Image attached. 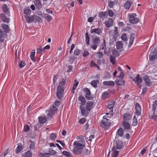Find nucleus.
Segmentation results:
<instances>
[{
	"label": "nucleus",
	"mask_w": 157,
	"mask_h": 157,
	"mask_svg": "<svg viewBox=\"0 0 157 157\" xmlns=\"http://www.w3.org/2000/svg\"><path fill=\"white\" fill-rule=\"evenodd\" d=\"M63 154L67 157H72L71 154L69 151H64L62 152Z\"/></svg>",
	"instance_id": "45"
},
{
	"label": "nucleus",
	"mask_w": 157,
	"mask_h": 157,
	"mask_svg": "<svg viewBox=\"0 0 157 157\" xmlns=\"http://www.w3.org/2000/svg\"><path fill=\"white\" fill-rule=\"evenodd\" d=\"M143 79L145 82V84L148 87H150L152 85V82L149 78L148 76L145 75L143 77Z\"/></svg>",
	"instance_id": "10"
},
{
	"label": "nucleus",
	"mask_w": 157,
	"mask_h": 157,
	"mask_svg": "<svg viewBox=\"0 0 157 157\" xmlns=\"http://www.w3.org/2000/svg\"><path fill=\"white\" fill-rule=\"evenodd\" d=\"M96 57L98 58H101L103 56V53L102 52H98L96 54Z\"/></svg>",
	"instance_id": "53"
},
{
	"label": "nucleus",
	"mask_w": 157,
	"mask_h": 157,
	"mask_svg": "<svg viewBox=\"0 0 157 157\" xmlns=\"http://www.w3.org/2000/svg\"><path fill=\"white\" fill-rule=\"evenodd\" d=\"M109 95L110 94L109 93H107V92H105L103 93L102 94V99L103 100H105L107 98H108L109 97Z\"/></svg>",
	"instance_id": "37"
},
{
	"label": "nucleus",
	"mask_w": 157,
	"mask_h": 157,
	"mask_svg": "<svg viewBox=\"0 0 157 157\" xmlns=\"http://www.w3.org/2000/svg\"><path fill=\"white\" fill-rule=\"evenodd\" d=\"M136 112L135 113L137 116H140L141 115V108L140 105L138 103H136L135 106Z\"/></svg>",
	"instance_id": "16"
},
{
	"label": "nucleus",
	"mask_w": 157,
	"mask_h": 157,
	"mask_svg": "<svg viewBox=\"0 0 157 157\" xmlns=\"http://www.w3.org/2000/svg\"><path fill=\"white\" fill-rule=\"evenodd\" d=\"M117 133L118 136L120 137H122L124 134V131L123 129L121 128L118 129L117 130Z\"/></svg>",
	"instance_id": "39"
},
{
	"label": "nucleus",
	"mask_w": 157,
	"mask_h": 157,
	"mask_svg": "<svg viewBox=\"0 0 157 157\" xmlns=\"http://www.w3.org/2000/svg\"><path fill=\"white\" fill-rule=\"evenodd\" d=\"M30 142L31 143V144L30 145L29 149L30 150H33L34 149L35 147V144L34 142L31 141H30Z\"/></svg>",
	"instance_id": "51"
},
{
	"label": "nucleus",
	"mask_w": 157,
	"mask_h": 157,
	"mask_svg": "<svg viewBox=\"0 0 157 157\" xmlns=\"http://www.w3.org/2000/svg\"><path fill=\"white\" fill-rule=\"evenodd\" d=\"M85 109L81 110V114L87 117L89 114V112L93 109L94 105V103L92 101H88L85 104Z\"/></svg>",
	"instance_id": "3"
},
{
	"label": "nucleus",
	"mask_w": 157,
	"mask_h": 157,
	"mask_svg": "<svg viewBox=\"0 0 157 157\" xmlns=\"http://www.w3.org/2000/svg\"><path fill=\"white\" fill-rule=\"evenodd\" d=\"M35 53V50H33L32 51L30 55V58L33 61H36L34 57Z\"/></svg>",
	"instance_id": "40"
},
{
	"label": "nucleus",
	"mask_w": 157,
	"mask_h": 157,
	"mask_svg": "<svg viewBox=\"0 0 157 157\" xmlns=\"http://www.w3.org/2000/svg\"><path fill=\"white\" fill-rule=\"evenodd\" d=\"M115 102L114 101H113L107 105L108 108L110 110H113V107L115 105Z\"/></svg>",
	"instance_id": "36"
},
{
	"label": "nucleus",
	"mask_w": 157,
	"mask_h": 157,
	"mask_svg": "<svg viewBox=\"0 0 157 157\" xmlns=\"http://www.w3.org/2000/svg\"><path fill=\"white\" fill-rule=\"evenodd\" d=\"M56 135L55 133H52L50 136V139L52 140H54L56 138Z\"/></svg>",
	"instance_id": "60"
},
{
	"label": "nucleus",
	"mask_w": 157,
	"mask_h": 157,
	"mask_svg": "<svg viewBox=\"0 0 157 157\" xmlns=\"http://www.w3.org/2000/svg\"><path fill=\"white\" fill-rule=\"evenodd\" d=\"M0 15L1 19L3 22L7 23L9 22V19L6 17L5 14L2 13Z\"/></svg>",
	"instance_id": "26"
},
{
	"label": "nucleus",
	"mask_w": 157,
	"mask_h": 157,
	"mask_svg": "<svg viewBox=\"0 0 157 157\" xmlns=\"http://www.w3.org/2000/svg\"><path fill=\"white\" fill-rule=\"evenodd\" d=\"M113 147H115L116 150L121 149L123 147V142L121 141L118 140L117 142L116 145H114Z\"/></svg>",
	"instance_id": "19"
},
{
	"label": "nucleus",
	"mask_w": 157,
	"mask_h": 157,
	"mask_svg": "<svg viewBox=\"0 0 157 157\" xmlns=\"http://www.w3.org/2000/svg\"><path fill=\"white\" fill-rule=\"evenodd\" d=\"M85 42L86 44L88 45H90V37L89 36V34L88 33L86 32V33L85 35Z\"/></svg>",
	"instance_id": "38"
},
{
	"label": "nucleus",
	"mask_w": 157,
	"mask_h": 157,
	"mask_svg": "<svg viewBox=\"0 0 157 157\" xmlns=\"http://www.w3.org/2000/svg\"><path fill=\"white\" fill-rule=\"evenodd\" d=\"M136 14H130L129 15L128 21L129 23L131 24H136L139 21V19L137 17H136Z\"/></svg>",
	"instance_id": "7"
},
{
	"label": "nucleus",
	"mask_w": 157,
	"mask_h": 157,
	"mask_svg": "<svg viewBox=\"0 0 157 157\" xmlns=\"http://www.w3.org/2000/svg\"><path fill=\"white\" fill-rule=\"evenodd\" d=\"M78 103L80 104L79 109L80 110L82 109H85V105L86 103V101L85 97L82 95L79 96L78 98Z\"/></svg>",
	"instance_id": "5"
},
{
	"label": "nucleus",
	"mask_w": 157,
	"mask_h": 157,
	"mask_svg": "<svg viewBox=\"0 0 157 157\" xmlns=\"http://www.w3.org/2000/svg\"><path fill=\"white\" fill-rule=\"evenodd\" d=\"M83 91L85 93V97L86 99L88 100H90L91 95L90 90L88 88H85L84 89Z\"/></svg>",
	"instance_id": "14"
},
{
	"label": "nucleus",
	"mask_w": 157,
	"mask_h": 157,
	"mask_svg": "<svg viewBox=\"0 0 157 157\" xmlns=\"http://www.w3.org/2000/svg\"><path fill=\"white\" fill-rule=\"evenodd\" d=\"M112 151H113L112 155V157H117L119 155V151H117L115 147H112Z\"/></svg>",
	"instance_id": "25"
},
{
	"label": "nucleus",
	"mask_w": 157,
	"mask_h": 157,
	"mask_svg": "<svg viewBox=\"0 0 157 157\" xmlns=\"http://www.w3.org/2000/svg\"><path fill=\"white\" fill-rule=\"evenodd\" d=\"M57 109L56 107L54 105H52L49 111V113L47 114V117H48V118L50 117V118H52V116L56 113Z\"/></svg>",
	"instance_id": "8"
},
{
	"label": "nucleus",
	"mask_w": 157,
	"mask_h": 157,
	"mask_svg": "<svg viewBox=\"0 0 157 157\" xmlns=\"http://www.w3.org/2000/svg\"><path fill=\"white\" fill-rule=\"evenodd\" d=\"M25 17L27 22L31 23L34 21L33 15L30 17L28 16H25Z\"/></svg>",
	"instance_id": "22"
},
{
	"label": "nucleus",
	"mask_w": 157,
	"mask_h": 157,
	"mask_svg": "<svg viewBox=\"0 0 157 157\" xmlns=\"http://www.w3.org/2000/svg\"><path fill=\"white\" fill-rule=\"evenodd\" d=\"M123 127L125 131L130 132L131 130V126L128 121H122Z\"/></svg>",
	"instance_id": "9"
},
{
	"label": "nucleus",
	"mask_w": 157,
	"mask_h": 157,
	"mask_svg": "<svg viewBox=\"0 0 157 157\" xmlns=\"http://www.w3.org/2000/svg\"><path fill=\"white\" fill-rule=\"evenodd\" d=\"M108 14L111 17H113L114 14L113 11L111 9H109L108 11Z\"/></svg>",
	"instance_id": "49"
},
{
	"label": "nucleus",
	"mask_w": 157,
	"mask_h": 157,
	"mask_svg": "<svg viewBox=\"0 0 157 157\" xmlns=\"http://www.w3.org/2000/svg\"><path fill=\"white\" fill-rule=\"evenodd\" d=\"M91 33L94 35H101L102 33V29L100 28L91 29L90 30Z\"/></svg>",
	"instance_id": "11"
},
{
	"label": "nucleus",
	"mask_w": 157,
	"mask_h": 157,
	"mask_svg": "<svg viewBox=\"0 0 157 157\" xmlns=\"http://www.w3.org/2000/svg\"><path fill=\"white\" fill-rule=\"evenodd\" d=\"M25 65V63L24 62H23L22 61H21L19 64V66L20 68H22L24 67Z\"/></svg>",
	"instance_id": "57"
},
{
	"label": "nucleus",
	"mask_w": 157,
	"mask_h": 157,
	"mask_svg": "<svg viewBox=\"0 0 157 157\" xmlns=\"http://www.w3.org/2000/svg\"><path fill=\"white\" fill-rule=\"evenodd\" d=\"M116 48L117 49H120L123 48V42L118 41L116 43Z\"/></svg>",
	"instance_id": "31"
},
{
	"label": "nucleus",
	"mask_w": 157,
	"mask_h": 157,
	"mask_svg": "<svg viewBox=\"0 0 157 157\" xmlns=\"http://www.w3.org/2000/svg\"><path fill=\"white\" fill-rule=\"evenodd\" d=\"M99 81L98 80H93L90 82V84L93 87L96 88L97 87V84L99 83Z\"/></svg>",
	"instance_id": "34"
},
{
	"label": "nucleus",
	"mask_w": 157,
	"mask_h": 157,
	"mask_svg": "<svg viewBox=\"0 0 157 157\" xmlns=\"http://www.w3.org/2000/svg\"><path fill=\"white\" fill-rule=\"evenodd\" d=\"M33 21H34L35 22H42V20L41 18L38 16L35 15H33Z\"/></svg>",
	"instance_id": "28"
},
{
	"label": "nucleus",
	"mask_w": 157,
	"mask_h": 157,
	"mask_svg": "<svg viewBox=\"0 0 157 157\" xmlns=\"http://www.w3.org/2000/svg\"><path fill=\"white\" fill-rule=\"evenodd\" d=\"M127 37V35H126V34L124 33L122 35L121 38L125 42L127 41L128 40V39Z\"/></svg>",
	"instance_id": "52"
},
{
	"label": "nucleus",
	"mask_w": 157,
	"mask_h": 157,
	"mask_svg": "<svg viewBox=\"0 0 157 157\" xmlns=\"http://www.w3.org/2000/svg\"><path fill=\"white\" fill-rule=\"evenodd\" d=\"M107 12L106 11H102L100 12L98 14L99 17L100 18H102L103 17H105L107 14Z\"/></svg>",
	"instance_id": "41"
},
{
	"label": "nucleus",
	"mask_w": 157,
	"mask_h": 157,
	"mask_svg": "<svg viewBox=\"0 0 157 157\" xmlns=\"http://www.w3.org/2000/svg\"><path fill=\"white\" fill-rule=\"evenodd\" d=\"M157 59V54H154L153 52H151L149 55V59L150 62H154Z\"/></svg>",
	"instance_id": "20"
},
{
	"label": "nucleus",
	"mask_w": 157,
	"mask_h": 157,
	"mask_svg": "<svg viewBox=\"0 0 157 157\" xmlns=\"http://www.w3.org/2000/svg\"><path fill=\"white\" fill-rule=\"evenodd\" d=\"M24 131L25 132H28L29 129V127L27 124L24 126Z\"/></svg>",
	"instance_id": "59"
},
{
	"label": "nucleus",
	"mask_w": 157,
	"mask_h": 157,
	"mask_svg": "<svg viewBox=\"0 0 157 157\" xmlns=\"http://www.w3.org/2000/svg\"><path fill=\"white\" fill-rule=\"evenodd\" d=\"M50 154H51V155H54L56 154L57 153V152L55 150H53L52 149H50V150L49 151Z\"/></svg>",
	"instance_id": "63"
},
{
	"label": "nucleus",
	"mask_w": 157,
	"mask_h": 157,
	"mask_svg": "<svg viewBox=\"0 0 157 157\" xmlns=\"http://www.w3.org/2000/svg\"><path fill=\"white\" fill-rule=\"evenodd\" d=\"M79 141H75L73 144L74 148L72 150L73 154L76 155H79L82 154L83 149L85 147V141L84 140V137L82 136H78Z\"/></svg>",
	"instance_id": "1"
},
{
	"label": "nucleus",
	"mask_w": 157,
	"mask_h": 157,
	"mask_svg": "<svg viewBox=\"0 0 157 157\" xmlns=\"http://www.w3.org/2000/svg\"><path fill=\"white\" fill-rule=\"evenodd\" d=\"M108 117L107 115L104 116L100 122V126L102 128L107 130L109 129L111 125L110 120L107 118Z\"/></svg>",
	"instance_id": "4"
},
{
	"label": "nucleus",
	"mask_w": 157,
	"mask_h": 157,
	"mask_svg": "<svg viewBox=\"0 0 157 157\" xmlns=\"http://www.w3.org/2000/svg\"><path fill=\"white\" fill-rule=\"evenodd\" d=\"M89 54V52L86 50H84V52L83 53L82 56L84 57H86Z\"/></svg>",
	"instance_id": "54"
},
{
	"label": "nucleus",
	"mask_w": 157,
	"mask_h": 157,
	"mask_svg": "<svg viewBox=\"0 0 157 157\" xmlns=\"http://www.w3.org/2000/svg\"><path fill=\"white\" fill-rule=\"evenodd\" d=\"M3 11L8 16H10V12L9 9L7 7L6 4H4L2 7Z\"/></svg>",
	"instance_id": "17"
},
{
	"label": "nucleus",
	"mask_w": 157,
	"mask_h": 157,
	"mask_svg": "<svg viewBox=\"0 0 157 157\" xmlns=\"http://www.w3.org/2000/svg\"><path fill=\"white\" fill-rule=\"evenodd\" d=\"M132 2L131 1H128L125 2L124 5V6L125 9L128 10L131 6Z\"/></svg>",
	"instance_id": "29"
},
{
	"label": "nucleus",
	"mask_w": 157,
	"mask_h": 157,
	"mask_svg": "<svg viewBox=\"0 0 157 157\" xmlns=\"http://www.w3.org/2000/svg\"><path fill=\"white\" fill-rule=\"evenodd\" d=\"M66 80L64 78H62L59 82L57 86L56 96L59 99L61 100L63 95L64 91L65 89L63 86L66 84Z\"/></svg>",
	"instance_id": "2"
},
{
	"label": "nucleus",
	"mask_w": 157,
	"mask_h": 157,
	"mask_svg": "<svg viewBox=\"0 0 157 157\" xmlns=\"http://www.w3.org/2000/svg\"><path fill=\"white\" fill-rule=\"evenodd\" d=\"M73 67L71 65H69L67 69L66 72L69 73L70 72L72 69Z\"/></svg>",
	"instance_id": "58"
},
{
	"label": "nucleus",
	"mask_w": 157,
	"mask_h": 157,
	"mask_svg": "<svg viewBox=\"0 0 157 157\" xmlns=\"http://www.w3.org/2000/svg\"><path fill=\"white\" fill-rule=\"evenodd\" d=\"M135 37V34L132 33L130 34V42L128 46H131L133 42Z\"/></svg>",
	"instance_id": "24"
},
{
	"label": "nucleus",
	"mask_w": 157,
	"mask_h": 157,
	"mask_svg": "<svg viewBox=\"0 0 157 157\" xmlns=\"http://www.w3.org/2000/svg\"><path fill=\"white\" fill-rule=\"evenodd\" d=\"M90 153V148L88 147L87 148H85L84 149L83 148L82 151V153L85 155H88Z\"/></svg>",
	"instance_id": "27"
},
{
	"label": "nucleus",
	"mask_w": 157,
	"mask_h": 157,
	"mask_svg": "<svg viewBox=\"0 0 157 157\" xmlns=\"http://www.w3.org/2000/svg\"><path fill=\"white\" fill-rule=\"evenodd\" d=\"M100 40L97 37H95L93 38L92 42L91 47L93 50H96L99 44L100 43Z\"/></svg>",
	"instance_id": "6"
},
{
	"label": "nucleus",
	"mask_w": 157,
	"mask_h": 157,
	"mask_svg": "<svg viewBox=\"0 0 157 157\" xmlns=\"http://www.w3.org/2000/svg\"><path fill=\"white\" fill-rule=\"evenodd\" d=\"M132 80L134 82H136V84L139 85V84L141 83L142 81V79L139 74H138L135 78H132Z\"/></svg>",
	"instance_id": "12"
},
{
	"label": "nucleus",
	"mask_w": 157,
	"mask_h": 157,
	"mask_svg": "<svg viewBox=\"0 0 157 157\" xmlns=\"http://www.w3.org/2000/svg\"><path fill=\"white\" fill-rule=\"evenodd\" d=\"M115 57L112 55H111L110 57V62L113 65H115Z\"/></svg>",
	"instance_id": "46"
},
{
	"label": "nucleus",
	"mask_w": 157,
	"mask_h": 157,
	"mask_svg": "<svg viewBox=\"0 0 157 157\" xmlns=\"http://www.w3.org/2000/svg\"><path fill=\"white\" fill-rule=\"evenodd\" d=\"M7 34L4 31H2L0 29V42H2L4 41V38L7 36Z\"/></svg>",
	"instance_id": "18"
},
{
	"label": "nucleus",
	"mask_w": 157,
	"mask_h": 157,
	"mask_svg": "<svg viewBox=\"0 0 157 157\" xmlns=\"http://www.w3.org/2000/svg\"><path fill=\"white\" fill-rule=\"evenodd\" d=\"M113 22L114 20L112 18H109L105 22V24L107 28H109L113 25Z\"/></svg>",
	"instance_id": "15"
},
{
	"label": "nucleus",
	"mask_w": 157,
	"mask_h": 157,
	"mask_svg": "<svg viewBox=\"0 0 157 157\" xmlns=\"http://www.w3.org/2000/svg\"><path fill=\"white\" fill-rule=\"evenodd\" d=\"M103 85L105 86H114L115 83L113 81H105L103 82Z\"/></svg>",
	"instance_id": "21"
},
{
	"label": "nucleus",
	"mask_w": 157,
	"mask_h": 157,
	"mask_svg": "<svg viewBox=\"0 0 157 157\" xmlns=\"http://www.w3.org/2000/svg\"><path fill=\"white\" fill-rule=\"evenodd\" d=\"M58 76L57 75H56L54 76V77L53 78V82L54 83V84H55L56 83V82L57 79L58 78Z\"/></svg>",
	"instance_id": "64"
},
{
	"label": "nucleus",
	"mask_w": 157,
	"mask_h": 157,
	"mask_svg": "<svg viewBox=\"0 0 157 157\" xmlns=\"http://www.w3.org/2000/svg\"><path fill=\"white\" fill-rule=\"evenodd\" d=\"M125 82L122 79L117 80V79L115 81L116 84L118 86H121L124 84Z\"/></svg>",
	"instance_id": "33"
},
{
	"label": "nucleus",
	"mask_w": 157,
	"mask_h": 157,
	"mask_svg": "<svg viewBox=\"0 0 157 157\" xmlns=\"http://www.w3.org/2000/svg\"><path fill=\"white\" fill-rule=\"evenodd\" d=\"M23 157H32V153L30 151H28L23 155Z\"/></svg>",
	"instance_id": "42"
},
{
	"label": "nucleus",
	"mask_w": 157,
	"mask_h": 157,
	"mask_svg": "<svg viewBox=\"0 0 157 157\" xmlns=\"http://www.w3.org/2000/svg\"><path fill=\"white\" fill-rule=\"evenodd\" d=\"M23 149V146L21 144H18L16 150V153L18 154Z\"/></svg>",
	"instance_id": "30"
},
{
	"label": "nucleus",
	"mask_w": 157,
	"mask_h": 157,
	"mask_svg": "<svg viewBox=\"0 0 157 157\" xmlns=\"http://www.w3.org/2000/svg\"><path fill=\"white\" fill-rule=\"evenodd\" d=\"M50 155L49 153H42L40 152L39 154V157H49Z\"/></svg>",
	"instance_id": "44"
},
{
	"label": "nucleus",
	"mask_w": 157,
	"mask_h": 157,
	"mask_svg": "<svg viewBox=\"0 0 157 157\" xmlns=\"http://www.w3.org/2000/svg\"><path fill=\"white\" fill-rule=\"evenodd\" d=\"M86 121V119L85 118H82L79 120V122L81 124H83Z\"/></svg>",
	"instance_id": "61"
},
{
	"label": "nucleus",
	"mask_w": 157,
	"mask_h": 157,
	"mask_svg": "<svg viewBox=\"0 0 157 157\" xmlns=\"http://www.w3.org/2000/svg\"><path fill=\"white\" fill-rule=\"evenodd\" d=\"M38 120L40 124H43L46 122L47 119L46 118L44 117H39Z\"/></svg>",
	"instance_id": "32"
},
{
	"label": "nucleus",
	"mask_w": 157,
	"mask_h": 157,
	"mask_svg": "<svg viewBox=\"0 0 157 157\" xmlns=\"http://www.w3.org/2000/svg\"><path fill=\"white\" fill-rule=\"evenodd\" d=\"M132 116L129 113H124L123 115V121H124L128 122L132 119Z\"/></svg>",
	"instance_id": "13"
},
{
	"label": "nucleus",
	"mask_w": 157,
	"mask_h": 157,
	"mask_svg": "<svg viewBox=\"0 0 157 157\" xmlns=\"http://www.w3.org/2000/svg\"><path fill=\"white\" fill-rule=\"evenodd\" d=\"M47 15L45 16L44 18L48 22H50L52 20V17L50 15L46 14Z\"/></svg>",
	"instance_id": "50"
},
{
	"label": "nucleus",
	"mask_w": 157,
	"mask_h": 157,
	"mask_svg": "<svg viewBox=\"0 0 157 157\" xmlns=\"http://www.w3.org/2000/svg\"><path fill=\"white\" fill-rule=\"evenodd\" d=\"M138 121L137 118L135 116L133 117L132 119V125L133 126H136L137 124Z\"/></svg>",
	"instance_id": "43"
},
{
	"label": "nucleus",
	"mask_w": 157,
	"mask_h": 157,
	"mask_svg": "<svg viewBox=\"0 0 157 157\" xmlns=\"http://www.w3.org/2000/svg\"><path fill=\"white\" fill-rule=\"evenodd\" d=\"M114 2L109 1L108 3V6L110 8H113L114 5Z\"/></svg>",
	"instance_id": "56"
},
{
	"label": "nucleus",
	"mask_w": 157,
	"mask_h": 157,
	"mask_svg": "<svg viewBox=\"0 0 157 157\" xmlns=\"http://www.w3.org/2000/svg\"><path fill=\"white\" fill-rule=\"evenodd\" d=\"M112 56L115 57H117L119 56V52H118L115 49H114L112 52Z\"/></svg>",
	"instance_id": "47"
},
{
	"label": "nucleus",
	"mask_w": 157,
	"mask_h": 157,
	"mask_svg": "<svg viewBox=\"0 0 157 157\" xmlns=\"http://www.w3.org/2000/svg\"><path fill=\"white\" fill-rule=\"evenodd\" d=\"M31 10L29 9H25L24 10V13L27 15H29L31 13Z\"/></svg>",
	"instance_id": "48"
},
{
	"label": "nucleus",
	"mask_w": 157,
	"mask_h": 157,
	"mask_svg": "<svg viewBox=\"0 0 157 157\" xmlns=\"http://www.w3.org/2000/svg\"><path fill=\"white\" fill-rule=\"evenodd\" d=\"M2 28L5 30L4 32H6V33H9L10 32V29L8 25L2 24Z\"/></svg>",
	"instance_id": "35"
},
{
	"label": "nucleus",
	"mask_w": 157,
	"mask_h": 157,
	"mask_svg": "<svg viewBox=\"0 0 157 157\" xmlns=\"http://www.w3.org/2000/svg\"><path fill=\"white\" fill-rule=\"evenodd\" d=\"M34 4L36 8L38 9H40L42 7V5L40 0H35Z\"/></svg>",
	"instance_id": "23"
},
{
	"label": "nucleus",
	"mask_w": 157,
	"mask_h": 157,
	"mask_svg": "<svg viewBox=\"0 0 157 157\" xmlns=\"http://www.w3.org/2000/svg\"><path fill=\"white\" fill-rule=\"evenodd\" d=\"M147 89L148 88L146 87H144L143 88L142 92L141 95H143L145 93L147 90Z\"/></svg>",
	"instance_id": "62"
},
{
	"label": "nucleus",
	"mask_w": 157,
	"mask_h": 157,
	"mask_svg": "<svg viewBox=\"0 0 157 157\" xmlns=\"http://www.w3.org/2000/svg\"><path fill=\"white\" fill-rule=\"evenodd\" d=\"M80 51L78 49H76L74 50V55L76 56H78L80 53Z\"/></svg>",
	"instance_id": "55"
}]
</instances>
